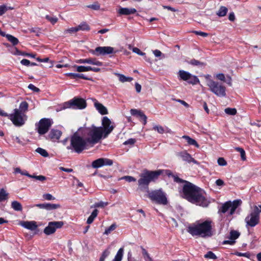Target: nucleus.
Segmentation results:
<instances>
[{
  "mask_svg": "<svg viewBox=\"0 0 261 261\" xmlns=\"http://www.w3.org/2000/svg\"><path fill=\"white\" fill-rule=\"evenodd\" d=\"M76 27L77 32L79 31H89L90 30V26L86 22H83L81 23L79 25H77Z\"/></svg>",
  "mask_w": 261,
  "mask_h": 261,
  "instance_id": "c85d7f7f",
  "label": "nucleus"
},
{
  "mask_svg": "<svg viewBox=\"0 0 261 261\" xmlns=\"http://www.w3.org/2000/svg\"><path fill=\"white\" fill-rule=\"evenodd\" d=\"M177 182L185 181L182 190V197L190 203L202 207H207L211 203L206 197L205 191L201 188L187 180H175Z\"/></svg>",
  "mask_w": 261,
  "mask_h": 261,
  "instance_id": "f257e3e1",
  "label": "nucleus"
},
{
  "mask_svg": "<svg viewBox=\"0 0 261 261\" xmlns=\"http://www.w3.org/2000/svg\"><path fill=\"white\" fill-rule=\"evenodd\" d=\"M153 129L156 130L159 133L162 134L165 132L164 128L161 125H154Z\"/></svg>",
  "mask_w": 261,
  "mask_h": 261,
  "instance_id": "3c124183",
  "label": "nucleus"
},
{
  "mask_svg": "<svg viewBox=\"0 0 261 261\" xmlns=\"http://www.w3.org/2000/svg\"><path fill=\"white\" fill-rule=\"evenodd\" d=\"M74 67L76 68V71L79 72H86V66L74 65Z\"/></svg>",
  "mask_w": 261,
  "mask_h": 261,
  "instance_id": "6e6d98bb",
  "label": "nucleus"
},
{
  "mask_svg": "<svg viewBox=\"0 0 261 261\" xmlns=\"http://www.w3.org/2000/svg\"><path fill=\"white\" fill-rule=\"evenodd\" d=\"M20 63L23 65L29 66L30 65L31 62L29 60L23 59L20 61Z\"/></svg>",
  "mask_w": 261,
  "mask_h": 261,
  "instance_id": "0e129e2a",
  "label": "nucleus"
},
{
  "mask_svg": "<svg viewBox=\"0 0 261 261\" xmlns=\"http://www.w3.org/2000/svg\"><path fill=\"white\" fill-rule=\"evenodd\" d=\"M116 228V225L114 223L112 224L110 226L107 228L105 229V231L103 233L104 234L108 235L110 234L112 231L114 230Z\"/></svg>",
  "mask_w": 261,
  "mask_h": 261,
  "instance_id": "c03bdc74",
  "label": "nucleus"
},
{
  "mask_svg": "<svg viewBox=\"0 0 261 261\" xmlns=\"http://www.w3.org/2000/svg\"><path fill=\"white\" fill-rule=\"evenodd\" d=\"M136 142V140L135 139L130 138L126 140L123 143V144L125 145H134Z\"/></svg>",
  "mask_w": 261,
  "mask_h": 261,
  "instance_id": "4d7b16f0",
  "label": "nucleus"
},
{
  "mask_svg": "<svg viewBox=\"0 0 261 261\" xmlns=\"http://www.w3.org/2000/svg\"><path fill=\"white\" fill-rule=\"evenodd\" d=\"M178 75L181 80L187 81L189 84L195 85L199 82V80L196 76L193 75L189 72L185 70H179Z\"/></svg>",
  "mask_w": 261,
  "mask_h": 261,
  "instance_id": "ddd939ff",
  "label": "nucleus"
},
{
  "mask_svg": "<svg viewBox=\"0 0 261 261\" xmlns=\"http://www.w3.org/2000/svg\"><path fill=\"white\" fill-rule=\"evenodd\" d=\"M28 88L35 92H39L40 91L38 88L36 87V86H35L34 85H33L32 84H30L29 85Z\"/></svg>",
  "mask_w": 261,
  "mask_h": 261,
  "instance_id": "bf43d9fd",
  "label": "nucleus"
},
{
  "mask_svg": "<svg viewBox=\"0 0 261 261\" xmlns=\"http://www.w3.org/2000/svg\"><path fill=\"white\" fill-rule=\"evenodd\" d=\"M241 200H235L233 202L230 201H227L219 208L218 213L219 214L222 213L225 214L229 210V215H232L234 214L237 207L241 205Z\"/></svg>",
  "mask_w": 261,
  "mask_h": 261,
  "instance_id": "9d476101",
  "label": "nucleus"
},
{
  "mask_svg": "<svg viewBox=\"0 0 261 261\" xmlns=\"http://www.w3.org/2000/svg\"><path fill=\"white\" fill-rule=\"evenodd\" d=\"M116 75L119 77V80L122 83L131 82L133 79L132 77H126L124 75L120 73H116Z\"/></svg>",
  "mask_w": 261,
  "mask_h": 261,
  "instance_id": "473e14b6",
  "label": "nucleus"
},
{
  "mask_svg": "<svg viewBox=\"0 0 261 261\" xmlns=\"http://www.w3.org/2000/svg\"><path fill=\"white\" fill-rule=\"evenodd\" d=\"M147 197L152 201L159 204L166 205L168 202L166 194L161 189L151 191L148 193Z\"/></svg>",
  "mask_w": 261,
  "mask_h": 261,
  "instance_id": "0eeeda50",
  "label": "nucleus"
},
{
  "mask_svg": "<svg viewBox=\"0 0 261 261\" xmlns=\"http://www.w3.org/2000/svg\"><path fill=\"white\" fill-rule=\"evenodd\" d=\"M151 180H139L138 191L148 193L150 192L149 191L148 185Z\"/></svg>",
  "mask_w": 261,
  "mask_h": 261,
  "instance_id": "aec40b11",
  "label": "nucleus"
},
{
  "mask_svg": "<svg viewBox=\"0 0 261 261\" xmlns=\"http://www.w3.org/2000/svg\"><path fill=\"white\" fill-rule=\"evenodd\" d=\"M13 8L7 7L6 5H3L0 6V16L5 14L8 10H12Z\"/></svg>",
  "mask_w": 261,
  "mask_h": 261,
  "instance_id": "a19ab883",
  "label": "nucleus"
},
{
  "mask_svg": "<svg viewBox=\"0 0 261 261\" xmlns=\"http://www.w3.org/2000/svg\"><path fill=\"white\" fill-rule=\"evenodd\" d=\"M236 254L238 256H245L248 258H250L251 257V254L248 252H245V253H241V252H237L236 253Z\"/></svg>",
  "mask_w": 261,
  "mask_h": 261,
  "instance_id": "864d4df0",
  "label": "nucleus"
},
{
  "mask_svg": "<svg viewBox=\"0 0 261 261\" xmlns=\"http://www.w3.org/2000/svg\"><path fill=\"white\" fill-rule=\"evenodd\" d=\"M53 123V121L49 118H42L40 120L38 125V133L40 135L46 134Z\"/></svg>",
  "mask_w": 261,
  "mask_h": 261,
  "instance_id": "f8f14e48",
  "label": "nucleus"
},
{
  "mask_svg": "<svg viewBox=\"0 0 261 261\" xmlns=\"http://www.w3.org/2000/svg\"><path fill=\"white\" fill-rule=\"evenodd\" d=\"M235 149H236V150H237V151H238L240 153L242 160L243 161L246 160V154H245V151L244 150V149L241 147H237L235 148Z\"/></svg>",
  "mask_w": 261,
  "mask_h": 261,
  "instance_id": "37998d69",
  "label": "nucleus"
},
{
  "mask_svg": "<svg viewBox=\"0 0 261 261\" xmlns=\"http://www.w3.org/2000/svg\"><path fill=\"white\" fill-rule=\"evenodd\" d=\"M153 54L154 55V56L156 57H161L162 56V58H165V55L164 54H163L162 53V52L158 50V49H155L153 51Z\"/></svg>",
  "mask_w": 261,
  "mask_h": 261,
  "instance_id": "052dcab7",
  "label": "nucleus"
},
{
  "mask_svg": "<svg viewBox=\"0 0 261 261\" xmlns=\"http://www.w3.org/2000/svg\"><path fill=\"white\" fill-rule=\"evenodd\" d=\"M137 10L135 8H120L118 12L120 15H128L135 14Z\"/></svg>",
  "mask_w": 261,
  "mask_h": 261,
  "instance_id": "5701e85b",
  "label": "nucleus"
},
{
  "mask_svg": "<svg viewBox=\"0 0 261 261\" xmlns=\"http://www.w3.org/2000/svg\"><path fill=\"white\" fill-rule=\"evenodd\" d=\"M21 225L24 228L32 231L36 230L38 227L36 222L34 221H23L21 223Z\"/></svg>",
  "mask_w": 261,
  "mask_h": 261,
  "instance_id": "4be33fe9",
  "label": "nucleus"
},
{
  "mask_svg": "<svg viewBox=\"0 0 261 261\" xmlns=\"http://www.w3.org/2000/svg\"><path fill=\"white\" fill-rule=\"evenodd\" d=\"M113 160L107 158H99L93 161L91 166L93 168H98L104 166H111L113 165Z\"/></svg>",
  "mask_w": 261,
  "mask_h": 261,
  "instance_id": "f3484780",
  "label": "nucleus"
},
{
  "mask_svg": "<svg viewBox=\"0 0 261 261\" xmlns=\"http://www.w3.org/2000/svg\"><path fill=\"white\" fill-rule=\"evenodd\" d=\"M43 198L47 200H52L55 199V197L49 193L43 194Z\"/></svg>",
  "mask_w": 261,
  "mask_h": 261,
  "instance_id": "5fc2aeb1",
  "label": "nucleus"
},
{
  "mask_svg": "<svg viewBox=\"0 0 261 261\" xmlns=\"http://www.w3.org/2000/svg\"><path fill=\"white\" fill-rule=\"evenodd\" d=\"M29 107V105L28 102L25 101H23L21 102L19 105V107L18 110L20 111V113H24L26 111H28Z\"/></svg>",
  "mask_w": 261,
  "mask_h": 261,
  "instance_id": "7c9ffc66",
  "label": "nucleus"
},
{
  "mask_svg": "<svg viewBox=\"0 0 261 261\" xmlns=\"http://www.w3.org/2000/svg\"><path fill=\"white\" fill-rule=\"evenodd\" d=\"M8 193H7L4 189L0 190V202L3 201L8 198Z\"/></svg>",
  "mask_w": 261,
  "mask_h": 261,
  "instance_id": "58836bf2",
  "label": "nucleus"
},
{
  "mask_svg": "<svg viewBox=\"0 0 261 261\" xmlns=\"http://www.w3.org/2000/svg\"><path fill=\"white\" fill-rule=\"evenodd\" d=\"M217 163L219 165L224 166L227 165V162L223 158H219L217 160Z\"/></svg>",
  "mask_w": 261,
  "mask_h": 261,
  "instance_id": "603ef678",
  "label": "nucleus"
},
{
  "mask_svg": "<svg viewBox=\"0 0 261 261\" xmlns=\"http://www.w3.org/2000/svg\"><path fill=\"white\" fill-rule=\"evenodd\" d=\"M66 75L71 77L72 79H82L86 80H91V79L86 76L84 74L82 73H68Z\"/></svg>",
  "mask_w": 261,
  "mask_h": 261,
  "instance_id": "393cba45",
  "label": "nucleus"
},
{
  "mask_svg": "<svg viewBox=\"0 0 261 261\" xmlns=\"http://www.w3.org/2000/svg\"><path fill=\"white\" fill-rule=\"evenodd\" d=\"M6 37L8 39V41L11 42L13 45H15L18 43V40L16 37H14L13 36L7 34L6 35Z\"/></svg>",
  "mask_w": 261,
  "mask_h": 261,
  "instance_id": "f704fd0d",
  "label": "nucleus"
},
{
  "mask_svg": "<svg viewBox=\"0 0 261 261\" xmlns=\"http://www.w3.org/2000/svg\"><path fill=\"white\" fill-rule=\"evenodd\" d=\"M82 135L85 136L90 145L93 146L98 143L103 135L101 130V126L96 127L92 125L91 127L79 128Z\"/></svg>",
  "mask_w": 261,
  "mask_h": 261,
  "instance_id": "20e7f679",
  "label": "nucleus"
},
{
  "mask_svg": "<svg viewBox=\"0 0 261 261\" xmlns=\"http://www.w3.org/2000/svg\"><path fill=\"white\" fill-rule=\"evenodd\" d=\"M98 213V211L97 209H94L90 216L87 219V223L88 224H91L93 222L94 219L97 217Z\"/></svg>",
  "mask_w": 261,
  "mask_h": 261,
  "instance_id": "cd10ccee",
  "label": "nucleus"
},
{
  "mask_svg": "<svg viewBox=\"0 0 261 261\" xmlns=\"http://www.w3.org/2000/svg\"><path fill=\"white\" fill-rule=\"evenodd\" d=\"M216 77L217 79L220 80L221 81L225 82V76L223 73H218L216 75Z\"/></svg>",
  "mask_w": 261,
  "mask_h": 261,
  "instance_id": "e2e57ef3",
  "label": "nucleus"
},
{
  "mask_svg": "<svg viewBox=\"0 0 261 261\" xmlns=\"http://www.w3.org/2000/svg\"><path fill=\"white\" fill-rule=\"evenodd\" d=\"M133 51L140 56L145 55V53L141 51L140 49L137 47H134Z\"/></svg>",
  "mask_w": 261,
  "mask_h": 261,
  "instance_id": "680f3d73",
  "label": "nucleus"
},
{
  "mask_svg": "<svg viewBox=\"0 0 261 261\" xmlns=\"http://www.w3.org/2000/svg\"><path fill=\"white\" fill-rule=\"evenodd\" d=\"M87 106L86 100L82 98L74 97L63 103V109L71 108L74 109H83Z\"/></svg>",
  "mask_w": 261,
  "mask_h": 261,
  "instance_id": "9b49d317",
  "label": "nucleus"
},
{
  "mask_svg": "<svg viewBox=\"0 0 261 261\" xmlns=\"http://www.w3.org/2000/svg\"><path fill=\"white\" fill-rule=\"evenodd\" d=\"M182 138L185 139L188 142L189 145H194L196 147L198 148L199 147V144L197 143L196 141L188 136H183Z\"/></svg>",
  "mask_w": 261,
  "mask_h": 261,
  "instance_id": "a878e982",
  "label": "nucleus"
},
{
  "mask_svg": "<svg viewBox=\"0 0 261 261\" xmlns=\"http://www.w3.org/2000/svg\"><path fill=\"white\" fill-rule=\"evenodd\" d=\"M110 251L108 249H106L102 253L99 261H105V259L108 256Z\"/></svg>",
  "mask_w": 261,
  "mask_h": 261,
  "instance_id": "09e8293b",
  "label": "nucleus"
},
{
  "mask_svg": "<svg viewBox=\"0 0 261 261\" xmlns=\"http://www.w3.org/2000/svg\"><path fill=\"white\" fill-rule=\"evenodd\" d=\"M138 117H139L143 121V124L144 125L146 124L147 122V117L142 111H141L139 114Z\"/></svg>",
  "mask_w": 261,
  "mask_h": 261,
  "instance_id": "13d9d810",
  "label": "nucleus"
},
{
  "mask_svg": "<svg viewBox=\"0 0 261 261\" xmlns=\"http://www.w3.org/2000/svg\"><path fill=\"white\" fill-rule=\"evenodd\" d=\"M204 257L206 258H210L213 259H216L217 257L216 255L211 251H208L204 256Z\"/></svg>",
  "mask_w": 261,
  "mask_h": 261,
  "instance_id": "de8ad7c7",
  "label": "nucleus"
},
{
  "mask_svg": "<svg viewBox=\"0 0 261 261\" xmlns=\"http://www.w3.org/2000/svg\"><path fill=\"white\" fill-rule=\"evenodd\" d=\"M8 118L13 124L17 127L22 126L27 120L26 115L22 113H20L18 109H14L13 113L9 114Z\"/></svg>",
  "mask_w": 261,
  "mask_h": 261,
  "instance_id": "1a4fd4ad",
  "label": "nucleus"
},
{
  "mask_svg": "<svg viewBox=\"0 0 261 261\" xmlns=\"http://www.w3.org/2000/svg\"><path fill=\"white\" fill-rule=\"evenodd\" d=\"M114 48L111 46H98L95 49H91L90 53L98 56L100 55H106L114 53Z\"/></svg>",
  "mask_w": 261,
  "mask_h": 261,
  "instance_id": "dca6fc26",
  "label": "nucleus"
},
{
  "mask_svg": "<svg viewBox=\"0 0 261 261\" xmlns=\"http://www.w3.org/2000/svg\"><path fill=\"white\" fill-rule=\"evenodd\" d=\"M211 221H205L202 223L192 224L187 228V231L192 236H200L204 238L213 235Z\"/></svg>",
  "mask_w": 261,
  "mask_h": 261,
  "instance_id": "7ed1b4c3",
  "label": "nucleus"
},
{
  "mask_svg": "<svg viewBox=\"0 0 261 261\" xmlns=\"http://www.w3.org/2000/svg\"><path fill=\"white\" fill-rule=\"evenodd\" d=\"M36 151L43 157H47L49 155L48 152L45 149L40 147L37 148L36 149Z\"/></svg>",
  "mask_w": 261,
  "mask_h": 261,
  "instance_id": "ea45409f",
  "label": "nucleus"
},
{
  "mask_svg": "<svg viewBox=\"0 0 261 261\" xmlns=\"http://www.w3.org/2000/svg\"><path fill=\"white\" fill-rule=\"evenodd\" d=\"M167 175L169 178H173V179H181L177 175L173 174L170 170L160 169L155 171H149L147 169L143 170L141 174L140 179H154L158 178L159 175Z\"/></svg>",
  "mask_w": 261,
  "mask_h": 261,
  "instance_id": "39448f33",
  "label": "nucleus"
},
{
  "mask_svg": "<svg viewBox=\"0 0 261 261\" xmlns=\"http://www.w3.org/2000/svg\"><path fill=\"white\" fill-rule=\"evenodd\" d=\"M30 207H33L34 206L38 207L40 208L45 209L46 210H55L60 207V205L59 204H53V203H42V204H36L34 205L29 206Z\"/></svg>",
  "mask_w": 261,
  "mask_h": 261,
  "instance_id": "a211bd4d",
  "label": "nucleus"
},
{
  "mask_svg": "<svg viewBox=\"0 0 261 261\" xmlns=\"http://www.w3.org/2000/svg\"><path fill=\"white\" fill-rule=\"evenodd\" d=\"M90 145L87 140L82 135L81 129L79 128L71 136L70 145L67 147V149L80 154L84 150L87 149Z\"/></svg>",
  "mask_w": 261,
  "mask_h": 261,
  "instance_id": "f03ea898",
  "label": "nucleus"
},
{
  "mask_svg": "<svg viewBox=\"0 0 261 261\" xmlns=\"http://www.w3.org/2000/svg\"><path fill=\"white\" fill-rule=\"evenodd\" d=\"M45 18L51 22V24H55L58 21V18L56 17H52L48 15H46Z\"/></svg>",
  "mask_w": 261,
  "mask_h": 261,
  "instance_id": "8fccbe9b",
  "label": "nucleus"
},
{
  "mask_svg": "<svg viewBox=\"0 0 261 261\" xmlns=\"http://www.w3.org/2000/svg\"><path fill=\"white\" fill-rule=\"evenodd\" d=\"M11 207L16 211H21L22 210L21 203L17 201H13L12 202Z\"/></svg>",
  "mask_w": 261,
  "mask_h": 261,
  "instance_id": "c756f323",
  "label": "nucleus"
},
{
  "mask_svg": "<svg viewBox=\"0 0 261 261\" xmlns=\"http://www.w3.org/2000/svg\"><path fill=\"white\" fill-rule=\"evenodd\" d=\"M224 112L229 115H234L237 114V110L236 108H227L224 110Z\"/></svg>",
  "mask_w": 261,
  "mask_h": 261,
  "instance_id": "79ce46f5",
  "label": "nucleus"
},
{
  "mask_svg": "<svg viewBox=\"0 0 261 261\" xmlns=\"http://www.w3.org/2000/svg\"><path fill=\"white\" fill-rule=\"evenodd\" d=\"M61 135V131L58 129H52L48 135L47 139H50L53 141H55L58 140L60 139Z\"/></svg>",
  "mask_w": 261,
  "mask_h": 261,
  "instance_id": "412c9836",
  "label": "nucleus"
},
{
  "mask_svg": "<svg viewBox=\"0 0 261 261\" xmlns=\"http://www.w3.org/2000/svg\"><path fill=\"white\" fill-rule=\"evenodd\" d=\"M77 32L76 27H72L68 29H66L63 32V35L66 36L68 33L73 34Z\"/></svg>",
  "mask_w": 261,
  "mask_h": 261,
  "instance_id": "a18cd8bd",
  "label": "nucleus"
},
{
  "mask_svg": "<svg viewBox=\"0 0 261 261\" xmlns=\"http://www.w3.org/2000/svg\"><path fill=\"white\" fill-rule=\"evenodd\" d=\"M187 62L193 66H197L199 67L204 66L205 64L203 62H201L198 60H195L194 59L191 60L189 61H187Z\"/></svg>",
  "mask_w": 261,
  "mask_h": 261,
  "instance_id": "2f4dec72",
  "label": "nucleus"
},
{
  "mask_svg": "<svg viewBox=\"0 0 261 261\" xmlns=\"http://www.w3.org/2000/svg\"><path fill=\"white\" fill-rule=\"evenodd\" d=\"M227 11L228 9L226 7L224 6H221L217 13V14L220 17H223L226 15Z\"/></svg>",
  "mask_w": 261,
  "mask_h": 261,
  "instance_id": "e433bc0d",
  "label": "nucleus"
},
{
  "mask_svg": "<svg viewBox=\"0 0 261 261\" xmlns=\"http://www.w3.org/2000/svg\"><path fill=\"white\" fill-rule=\"evenodd\" d=\"M112 122L110 119L105 116L103 117L102 120V125L101 130L102 134L103 135V138L107 137L109 134H110L113 130L114 127L111 125Z\"/></svg>",
  "mask_w": 261,
  "mask_h": 261,
  "instance_id": "2eb2a0df",
  "label": "nucleus"
},
{
  "mask_svg": "<svg viewBox=\"0 0 261 261\" xmlns=\"http://www.w3.org/2000/svg\"><path fill=\"white\" fill-rule=\"evenodd\" d=\"M123 253V249L121 248L117 251L116 255L112 261H121L122 258Z\"/></svg>",
  "mask_w": 261,
  "mask_h": 261,
  "instance_id": "72a5a7b5",
  "label": "nucleus"
},
{
  "mask_svg": "<svg viewBox=\"0 0 261 261\" xmlns=\"http://www.w3.org/2000/svg\"><path fill=\"white\" fill-rule=\"evenodd\" d=\"M127 259L128 261H137L134 257L132 256V254L130 251L128 252L127 254Z\"/></svg>",
  "mask_w": 261,
  "mask_h": 261,
  "instance_id": "774afa93",
  "label": "nucleus"
},
{
  "mask_svg": "<svg viewBox=\"0 0 261 261\" xmlns=\"http://www.w3.org/2000/svg\"><path fill=\"white\" fill-rule=\"evenodd\" d=\"M64 225L63 221L49 222L48 225L44 229L43 232L46 235H50L54 233L57 229L61 228Z\"/></svg>",
  "mask_w": 261,
  "mask_h": 261,
  "instance_id": "4468645a",
  "label": "nucleus"
},
{
  "mask_svg": "<svg viewBox=\"0 0 261 261\" xmlns=\"http://www.w3.org/2000/svg\"><path fill=\"white\" fill-rule=\"evenodd\" d=\"M240 235V233L239 231L236 230H231L230 232V237L229 239L234 241L237 239H238Z\"/></svg>",
  "mask_w": 261,
  "mask_h": 261,
  "instance_id": "4c0bfd02",
  "label": "nucleus"
},
{
  "mask_svg": "<svg viewBox=\"0 0 261 261\" xmlns=\"http://www.w3.org/2000/svg\"><path fill=\"white\" fill-rule=\"evenodd\" d=\"M86 7L94 10H98L100 9V5L98 2H95L93 4L87 5Z\"/></svg>",
  "mask_w": 261,
  "mask_h": 261,
  "instance_id": "49530a36",
  "label": "nucleus"
},
{
  "mask_svg": "<svg viewBox=\"0 0 261 261\" xmlns=\"http://www.w3.org/2000/svg\"><path fill=\"white\" fill-rule=\"evenodd\" d=\"M73 186H76L77 188H83V184L81 182H80L79 180H75L74 181L73 184Z\"/></svg>",
  "mask_w": 261,
  "mask_h": 261,
  "instance_id": "69168bd1",
  "label": "nucleus"
},
{
  "mask_svg": "<svg viewBox=\"0 0 261 261\" xmlns=\"http://www.w3.org/2000/svg\"><path fill=\"white\" fill-rule=\"evenodd\" d=\"M207 85L209 87L211 91L217 96H226V87L221 83L210 80L208 81Z\"/></svg>",
  "mask_w": 261,
  "mask_h": 261,
  "instance_id": "6e6552de",
  "label": "nucleus"
},
{
  "mask_svg": "<svg viewBox=\"0 0 261 261\" xmlns=\"http://www.w3.org/2000/svg\"><path fill=\"white\" fill-rule=\"evenodd\" d=\"M194 33L196 34V35H200V36H201L202 37H207L208 36V34L206 33H204V32H201V31H194Z\"/></svg>",
  "mask_w": 261,
  "mask_h": 261,
  "instance_id": "338daca9",
  "label": "nucleus"
},
{
  "mask_svg": "<svg viewBox=\"0 0 261 261\" xmlns=\"http://www.w3.org/2000/svg\"><path fill=\"white\" fill-rule=\"evenodd\" d=\"M94 106L98 112L101 115L108 114V111L106 107L97 101L94 102Z\"/></svg>",
  "mask_w": 261,
  "mask_h": 261,
  "instance_id": "b1692460",
  "label": "nucleus"
},
{
  "mask_svg": "<svg viewBox=\"0 0 261 261\" xmlns=\"http://www.w3.org/2000/svg\"><path fill=\"white\" fill-rule=\"evenodd\" d=\"M87 64L97 65L99 66H102L103 64L101 62L97 60L95 58H88Z\"/></svg>",
  "mask_w": 261,
  "mask_h": 261,
  "instance_id": "c9c22d12",
  "label": "nucleus"
},
{
  "mask_svg": "<svg viewBox=\"0 0 261 261\" xmlns=\"http://www.w3.org/2000/svg\"><path fill=\"white\" fill-rule=\"evenodd\" d=\"M177 155L180 157L183 161H186L188 163H193L195 164H198V162L193 158L191 155L187 151H182L178 152Z\"/></svg>",
  "mask_w": 261,
  "mask_h": 261,
  "instance_id": "6ab92c4d",
  "label": "nucleus"
},
{
  "mask_svg": "<svg viewBox=\"0 0 261 261\" xmlns=\"http://www.w3.org/2000/svg\"><path fill=\"white\" fill-rule=\"evenodd\" d=\"M21 174L26 175L29 178H35V179H45V177L44 176H37L34 174L30 175L26 170L21 171Z\"/></svg>",
  "mask_w": 261,
  "mask_h": 261,
  "instance_id": "bb28decb",
  "label": "nucleus"
},
{
  "mask_svg": "<svg viewBox=\"0 0 261 261\" xmlns=\"http://www.w3.org/2000/svg\"><path fill=\"white\" fill-rule=\"evenodd\" d=\"M260 212L261 210L258 206L256 205L253 206V210L245 219L246 227H253L259 224Z\"/></svg>",
  "mask_w": 261,
  "mask_h": 261,
  "instance_id": "423d86ee",
  "label": "nucleus"
}]
</instances>
